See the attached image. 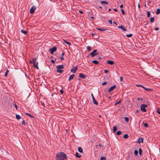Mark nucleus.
<instances>
[{"mask_svg":"<svg viewBox=\"0 0 160 160\" xmlns=\"http://www.w3.org/2000/svg\"><path fill=\"white\" fill-rule=\"evenodd\" d=\"M51 62H52V63H54L55 62V61H54V60H52L51 61Z\"/></svg>","mask_w":160,"mask_h":160,"instance_id":"8fccbe9b","label":"nucleus"},{"mask_svg":"<svg viewBox=\"0 0 160 160\" xmlns=\"http://www.w3.org/2000/svg\"><path fill=\"white\" fill-rule=\"evenodd\" d=\"M76 156L78 158H80L81 157V156L80 154H79L78 152H76Z\"/></svg>","mask_w":160,"mask_h":160,"instance_id":"6ab92c4d","label":"nucleus"},{"mask_svg":"<svg viewBox=\"0 0 160 160\" xmlns=\"http://www.w3.org/2000/svg\"><path fill=\"white\" fill-rule=\"evenodd\" d=\"M154 17H152L150 19V22L151 23H152L154 22Z\"/></svg>","mask_w":160,"mask_h":160,"instance_id":"393cba45","label":"nucleus"},{"mask_svg":"<svg viewBox=\"0 0 160 160\" xmlns=\"http://www.w3.org/2000/svg\"><path fill=\"white\" fill-rule=\"evenodd\" d=\"M21 32L24 33L25 34H27V32L25 30H21Z\"/></svg>","mask_w":160,"mask_h":160,"instance_id":"5701e85b","label":"nucleus"},{"mask_svg":"<svg viewBox=\"0 0 160 160\" xmlns=\"http://www.w3.org/2000/svg\"><path fill=\"white\" fill-rule=\"evenodd\" d=\"M63 68L64 66L62 65H60L58 66L57 67V72L60 73H62L63 70H61V69H63Z\"/></svg>","mask_w":160,"mask_h":160,"instance_id":"f03ea898","label":"nucleus"},{"mask_svg":"<svg viewBox=\"0 0 160 160\" xmlns=\"http://www.w3.org/2000/svg\"><path fill=\"white\" fill-rule=\"evenodd\" d=\"M118 28H121L124 31H126L127 30L125 27L122 25L119 26L118 27Z\"/></svg>","mask_w":160,"mask_h":160,"instance_id":"9b49d317","label":"nucleus"},{"mask_svg":"<svg viewBox=\"0 0 160 160\" xmlns=\"http://www.w3.org/2000/svg\"><path fill=\"white\" fill-rule=\"evenodd\" d=\"M113 23H114V24H116V25H117V23L115 22H113Z\"/></svg>","mask_w":160,"mask_h":160,"instance_id":"e2e57ef3","label":"nucleus"},{"mask_svg":"<svg viewBox=\"0 0 160 160\" xmlns=\"http://www.w3.org/2000/svg\"><path fill=\"white\" fill-rule=\"evenodd\" d=\"M116 133L118 135H120L122 133V132L120 131H118Z\"/></svg>","mask_w":160,"mask_h":160,"instance_id":"473e14b6","label":"nucleus"},{"mask_svg":"<svg viewBox=\"0 0 160 160\" xmlns=\"http://www.w3.org/2000/svg\"><path fill=\"white\" fill-rule=\"evenodd\" d=\"M155 30H156V31H157V30H159V28H155Z\"/></svg>","mask_w":160,"mask_h":160,"instance_id":"09e8293b","label":"nucleus"},{"mask_svg":"<svg viewBox=\"0 0 160 160\" xmlns=\"http://www.w3.org/2000/svg\"><path fill=\"white\" fill-rule=\"evenodd\" d=\"M57 48L55 46L51 48L50 49L51 53L53 54V52L57 50Z\"/></svg>","mask_w":160,"mask_h":160,"instance_id":"6e6552de","label":"nucleus"},{"mask_svg":"<svg viewBox=\"0 0 160 160\" xmlns=\"http://www.w3.org/2000/svg\"><path fill=\"white\" fill-rule=\"evenodd\" d=\"M117 129V128L116 126H114L113 127V132H115Z\"/></svg>","mask_w":160,"mask_h":160,"instance_id":"aec40b11","label":"nucleus"},{"mask_svg":"<svg viewBox=\"0 0 160 160\" xmlns=\"http://www.w3.org/2000/svg\"><path fill=\"white\" fill-rule=\"evenodd\" d=\"M9 72V70L7 69L6 71V72L5 73V74H4V76H5V77H7V75L8 73V72Z\"/></svg>","mask_w":160,"mask_h":160,"instance_id":"2f4dec72","label":"nucleus"},{"mask_svg":"<svg viewBox=\"0 0 160 160\" xmlns=\"http://www.w3.org/2000/svg\"><path fill=\"white\" fill-rule=\"evenodd\" d=\"M92 62L96 64H98L99 63V62L96 60H93L92 61Z\"/></svg>","mask_w":160,"mask_h":160,"instance_id":"f3484780","label":"nucleus"},{"mask_svg":"<svg viewBox=\"0 0 160 160\" xmlns=\"http://www.w3.org/2000/svg\"><path fill=\"white\" fill-rule=\"evenodd\" d=\"M136 86L138 87H140L142 88L145 89L146 91H151L152 90V89H151V88H146L145 87L143 86V85H137Z\"/></svg>","mask_w":160,"mask_h":160,"instance_id":"423d86ee","label":"nucleus"},{"mask_svg":"<svg viewBox=\"0 0 160 160\" xmlns=\"http://www.w3.org/2000/svg\"><path fill=\"white\" fill-rule=\"evenodd\" d=\"M107 63L112 65L114 63V62L112 60H107Z\"/></svg>","mask_w":160,"mask_h":160,"instance_id":"ddd939ff","label":"nucleus"},{"mask_svg":"<svg viewBox=\"0 0 160 160\" xmlns=\"http://www.w3.org/2000/svg\"><path fill=\"white\" fill-rule=\"evenodd\" d=\"M36 9V7L35 6H32L30 10V12L31 14L33 13Z\"/></svg>","mask_w":160,"mask_h":160,"instance_id":"0eeeda50","label":"nucleus"},{"mask_svg":"<svg viewBox=\"0 0 160 160\" xmlns=\"http://www.w3.org/2000/svg\"><path fill=\"white\" fill-rule=\"evenodd\" d=\"M148 2L149 3H151V2L150 1H148Z\"/></svg>","mask_w":160,"mask_h":160,"instance_id":"69168bd1","label":"nucleus"},{"mask_svg":"<svg viewBox=\"0 0 160 160\" xmlns=\"http://www.w3.org/2000/svg\"><path fill=\"white\" fill-rule=\"evenodd\" d=\"M122 79H123L122 77H120V80L121 81H122Z\"/></svg>","mask_w":160,"mask_h":160,"instance_id":"3c124183","label":"nucleus"},{"mask_svg":"<svg viewBox=\"0 0 160 160\" xmlns=\"http://www.w3.org/2000/svg\"><path fill=\"white\" fill-rule=\"evenodd\" d=\"M79 12L81 13H83V11H79Z\"/></svg>","mask_w":160,"mask_h":160,"instance_id":"4d7b16f0","label":"nucleus"},{"mask_svg":"<svg viewBox=\"0 0 160 160\" xmlns=\"http://www.w3.org/2000/svg\"><path fill=\"white\" fill-rule=\"evenodd\" d=\"M108 72V70H104V72L105 73H107Z\"/></svg>","mask_w":160,"mask_h":160,"instance_id":"a18cd8bd","label":"nucleus"},{"mask_svg":"<svg viewBox=\"0 0 160 160\" xmlns=\"http://www.w3.org/2000/svg\"><path fill=\"white\" fill-rule=\"evenodd\" d=\"M121 100H120L118 102H115V105L116 106L117 104L120 103L121 102Z\"/></svg>","mask_w":160,"mask_h":160,"instance_id":"a878e982","label":"nucleus"},{"mask_svg":"<svg viewBox=\"0 0 160 160\" xmlns=\"http://www.w3.org/2000/svg\"><path fill=\"white\" fill-rule=\"evenodd\" d=\"M92 97V100L94 98V97L92 93L91 94Z\"/></svg>","mask_w":160,"mask_h":160,"instance_id":"603ef678","label":"nucleus"},{"mask_svg":"<svg viewBox=\"0 0 160 160\" xmlns=\"http://www.w3.org/2000/svg\"><path fill=\"white\" fill-rule=\"evenodd\" d=\"M79 77L82 79H85L86 78V75H84L82 73H80L79 74Z\"/></svg>","mask_w":160,"mask_h":160,"instance_id":"f8f14e48","label":"nucleus"},{"mask_svg":"<svg viewBox=\"0 0 160 160\" xmlns=\"http://www.w3.org/2000/svg\"><path fill=\"white\" fill-rule=\"evenodd\" d=\"M121 11L122 12V14L123 15H124L125 14V12H124V10L123 9H121Z\"/></svg>","mask_w":160,"mask_h":160,"instance_id":"ea45409f","label":"nucleus"},{"mask_svg":"<svg viewBox=\"0 0 160 160\" xmlns=\"http://www.w3.org/2000/svg\"><path fill=\"white\" fill-rule=\"evenodd\" d=\"M60 92H61V93L62 94L63 93V91L61 89L60 90Z\"/></svg>","mask_w":160,"mask_h":160,"instance_id":"49530a36","label":"nucleus"},{"mask_svg":"<svg viewBox=\"0 0 160 160\" xmlns=\"http://www.w3.org/2000/svg\"><path fill=\"white\" fill-rule=\"evenodd\" d=\"M123 137L124 138H127L128 137V135L127 134H125L124 135Z\"/></svg>","mask_w":160,"mask_h":160,"instance_id":"c85d7f7f","label":"nucleus"},{"mask_svg":"<svg viewBox=\"0 0 160 160\" xmlns=\"http://www.w3.org/2000/svg\"><path fill=\"white\" fill-rule=\"evenodd\" d=\"M148 105L146 104H142L140 105V108L141 110L143 112H145L146 111V110L145 109L146 107H147Z\"/></svg>","mask_w":160,"mask_h":160,"instance_id":"20e7f679","label":"nucleus"},{"mask_svg":"<svg viewBox=\"0 0 160 160\" xmlns=\"http://www.w3.org/2000/svg\"><path fill=\"white\" fill-rule=\"evenodd\" d=\"M116 87V85H114L113 86L111 87L108 90V92H110L112 91Z\"/></svg>","mask_w":160,"mask_h":160,"instance_id":"1a4fd4ad","label":"nucleus"},{"mask_svg":"<svg viewBox=\"0 0 160 160\" xmlns=\"http://www.w3.org/2000/svg\"><path fill=\"white\" fill-rule=\"evenodd\" d=\"M150 16V13L149 11L147 12V17L149 18Z\"/></svg>","mask_w":160,"mask_h":160,"instance_id":"c9c22d12","label":"nucleus"},{"mask_svg":"<svg viewBox=\"0 0 160 160\" xmlns=\"http://www.w3.org/2000/svg\"><path fill=\"white\" fill-rule=\"evenodd\" d=\"M142 149H141V148H140L139 149V154L140 155H142Z\"/></svg>","mask_w":160,"mask_h":160,"instance_id":"c756f323","label":"nucleus"},{"mask_svg":"<svg viewBox=\"0 0 160 160\" xmlns=\"http://www.w3.org/2000/svg\"><path fill=\"white\" fill-rule=\"evenodd\" d=\"M29 62L30 63H33V59L32 60V61H29Z\"/></svg>","mask_w":160,"mask_h":160,"instance_id":"5fc2aeb1","label":"nucleus"},{"mask_svg":"<svg viewBox=\"0 0 160 160\" xmlns=\"http://www.w3.org/2000/svg\"><path fill=\"white\" fill-rule=\"evenodd\" d=\"M74 76V74H72L71 75H70L69 77V78H68V80L69 81H70L73 78Z\"/></svg>","mask_w":160,"mask_h":160,"instance_id":"2eb2a0df","label":"nucleus"},{"mask_svg":"<svg viewBox=\"0 0 160 160\" xmlns=\"http://www.w3.org/2000/svg\"><path fill=\"white\" fill-rule=\"evenodd\" d=\"M97 29L99 30H100L101 31H105L106 30V29H105L104 28H102V29H101V28H97Z\"/></svg>","mask_w":160,"mask_h":160,"instance_id":"4be33fe9","label":"nucleus"},{"mask_svg":"<svg viewBox=\"0 0 160 160\" xmlns=\"http://www.w3.org/2000/svg\"><path fill=\"white\" fill-rule=\"evenodd\" d=\"M160 13V9H157V11L156 12V14H158Z\"/></svg>","mask_w":160,"mask_h":160,"instance_id":"bb28decb","label":"nucleus"},{"mask_svg":"<svg viewBox=\"0 0 160 160\" xmlns=\"http://www.w3.org/2000/svg\"><path fill=\"white\" fill-rule=\"evenodd\" d=\"M113 10L115 12H117L118 10L116 8H115Z\"/></svg>","mask_w":160,"mask_h":160,"instance_id":"6e6d98bb","label":"nucleus"},{"mask_svg":"<svg viewBox=\"0 0 160 160\" xmlns=\"http://www.w3.org/2000/svg\"><path fill=\"white\" fill-rule=\"evenodd\" d=\"M95 35V34L94 33H92V35H93V36H94Z\"/></svg>","mask_w":160,"mask_h":160,"instance_id":"774afa93","label":"nucleus"},{"mask_svg":"<svg viewBox=\"0 0 160 160\" xmlns=\"http://www.w3.org/2000/svg\"><path fill=\"white\" fill-rule=\"evenodd\" d=\"M144 127H145L147 128V127H148V124L147 123H145L144 124Z\"/></svg>","mask_w":160,"mask_h":160,"instance_id":"37998d69","label":"nucleus"},{"mask_svg":"<svg viewBox=\"0 0 160 160\" xmlns=\"http://www.w3.org/2000/svg\"><path fill=\"white\" fill-rule=\"evenodd\" d=\"M87 49L88 51H90L91 50V47L88 46L87 47Z\"/></svg>","mask_w":160,"mask_h":160,"instance_id":"7c9ffc66","label":"nucleus"},{"mask_svg":"<svg viewBox=\"0 0 160 160\" xmlns=\"http://www.w3.org/2000/svg\"><path fill=\"white\" fill-rule=\"evenodd\" d=\"M111 11V9L110 8H109L108 11Z\"/></svg>","mask_w":160,"mask_h":160,"instance_id":"0e129e2a","label":"nucleus"},{"mask_svg":"<svg viewBox=\"0 0 160 160\" xmlns=\"http://www.w3.org/2000/svg\"><path fill=\"white\" fill-rule=\"evenodd\" d=\"M101 160H106V158L105 157H101Z\"/></svg>","mask_w":160,"mask_h":160,"instance_id":"58836bf2","label":"nucleus"},{"mask_svg":"<svg viewBox=\"0 0 160 160\" xmlns=\"http://www.w3.org/2000/svg\"><path fill=\"white\" fill-rule=\"evenodd\" d=\"M156 112L160 114V109L159 108L157 109Z\"/></svg>","mask_w":160,"mask_h":160,"instance_id":"a19ab883","label":"nucleus"},{"mask_svg":"<svg viewBox=\"0 0 160 160\" xmlns=\"http://www.w3.org/2000/svg\"><path fill=\"white\" fill-rule=\"evenodd\" d=\"M63 41L65 43H67L69 46H70L71 45V44L70 42H67L66 40L63 39Z\"/></svg>","mask_w":160,"mask_h":160,"instance_id":"412c9836","label":"nucleus"},{"mask_svg":"<svg viewBox=\"0 0 160 160\" xmlns=\"http://www.w3.org/2000/svg\"><path fill=\"white\" fill-rule=\"evenodd\" d=\"M15 108H16V109H17V108L18 107H17V105L16 104H15Z\"/></svg>","mask_w":160,"mask_h":160,"instance_id":"bf43d9fd","label":"nucleus"},{"mask_svg":"<svg viewBox=\"0 0 160 160\" xmlns=\"http://www.w3.org/2000/svg\"><path fill=\"white\" fill-rule=\"evenodd\" d=\"M22 124L24 125H26V122H25L24 120H23L22 121Z\"/></svg>","mask_w":160,"mask_h":160,"instance_id":"79ce46f5","label":"nucleus"},{"mask_svg":"<svg viewBox=\"0 0 160 160\" xmlns=\"http://www.w3.org/2000/svg\"><path fill=\"white\" fill-rule=\"evenodd\" d=\"M125 121L127 122H128V121H129V118L128 117H125Z\"/></svg>","mask_w":160,"mask_h":160,"instance_id":"4c0bfd02","label":"nucleus"},{"mask_svg":"<svg viewBox=\"0 0 160 160\" xmlns=\"http://www.w3.org/2000/svg\"><path fill=\"white\" fill-rule=\"evenodd\" d=\"M138 8H139L140 7V4L139 3H138Z\"/></svg>","mask_w":160,"mask_h":160,"instance_id":"680f3d73","label":"nucleus"},{"mask_svg":"<svg viewBox=\"0 0 160 160\" xmlns=\"http://www.w3.org/2000/svg\"><path fill=\"white\" fill-rule=\"evenodd\" d=\"M107 83V82H105L102 84V85H104L106 84Z\"/></svg>","mask_w":160,"mask_h":160,"instance_id":"c03bdc74","label":"nucleus"},{"mask_svg":"<svg viewBox=\"0 0 160 160\" xmlns=\"http://www.w3.org/2000/svg\"><path fill=\"white\" fill-rule=\"evenodd\" d=\"M64 53L63 52L62 53V57L64 55Z\"/></svg>","mask_w":160,"mask_h":160,"instance_id":"052dcab7","label":"nucleus"},{"mask_svg":"<svg viewBox=\"0 0 160 160\" xmlns=\"http://www.w3.org/2000/svg\"><path fill=\"white\" fill-rule=\"evenodd\" d=\"M132 35V34H127L126 35L128 37H131Z\"/></svg>","mask_w":160,"mask_h":160,"instance_id":"72a5a7b5","label":"nucleus"},{"mask_svg":"<svg viewBox=\"0 0 160 160\" xmlns=\"http://www.w3.org/2000/svg\"><path fill=\"white\" fill-rule=\"evenodd\" d=\"M77 69H78L77 68V67H73L72 68L71 70L70 71L72 72L75 73L76 72V71L77 70Z\"/></svg>","mask_w":160,"mask_h":160,"instance_id":"9d476101","label":"nucleus"},{"mask_svg":"<svg viewBox=\"0 0 160 160\" xmlns=\"http://www.w3.org/2000/svg\"><path fill=\"white\" fill-rule=\"evenodd\" d=\"M123 4H121V5H120V8H123Z\"/></svg>","mask_w":160,"mask_h":160,"instance_id":"864d4df0","label":"nucleus"},{"mask_svg":"<svg viewBox=\"0 0 160 160\" xmlns=\"http://www.w3.org/2000/svg\"><path fill=\"white\" fill-rule=\"evenodd\" d=\"M101 3L103 5H104L105 4H108V2L106 1H101Z\"/></svg>","mask_w":160,"mask_h":160,"instance_id":"b1692460","label":"nucleus"},{"mask_svg":"<svg viewBox=\"0 0 160 160\" xmlns=\"http://www.w3.org/2000/svg\"><path fill=\"white\" fill-rule=\"evenodd\" d=\"M26 114L29 116L30 117H31V118H34V117L32 116V115H31V114H30L28 113H26Z\"/></svg>","mask_w":160,"mask_h":160,"instance_id":"e433bc0d","label":"nucleus"},{"mask_svg":"<svg viewBox=\"0 0 160 160\" xmlns=\"http://www.w3.org/2000/svg\"><path fill=\"white\" fill-rule=\"evenodd\" d=\"M138 142L139 143H143V139L142 138H139L138 140Z\"/></svg>","mask_w":160,"mask_h":160,"instance_id":"4468645a","label":"nucleus"},{"mask_svg":"<svg viewBox=\"0 0 160 160\" xmlns=\"http://www.w3.org/2000/svg\"><path fill=\"white\" fill-rule=\"evenodd\" d=\"M16 118L18 120L20 119L21 118V116L20 115L18 114H17L16 115Z\"/></svg>","mask_w":160,"mask_h":160,"instance_id":"cd10ccee","label":"nucleus"},{"mask_svg":"<svg viewBox=\"0 0 160 160\" xmlns=\"http://www.w3.org/2000/svg\"><path fill=\"white\" fill-rule=\"evenodd\" d=\"M93 103L96 105H98V103L97 102L95 98H94L92 100Z\"/></svg>","mask_w":160,"mask_h":160,"instance_id":"dca6fc26","label":"nucleus"},{"mask_svg":"<svg viewBox=\"0 0 160 160\" xmlns=\"http://www.w3.org/2000/svg\"><path fill=\"white\" fill-rule=\"evenodd\" d=\"M134 153L135 156H137L138 153V151L137 150H135L134 151Z\"/></svg>","mask_w":160,"mask_h":160,"instance_id":"f704fd0d","label":"nucleus"},{"mask_svg":"<svg viewBox=\"0 0 160 160\" xmlns=\"http://www.w3.org/2000/svg\"><path fill=\"white\" fill-rule=\"evenodd\" d=\"M136 112L137 113H138V110H137L136 111Z\"/></svg>","mask_w":160,"mask_h":160,"instance_id":"338daca9","label":"nucleus"},{"mask_svg":"<svg viewBox=\"0 0 160 160\" xmlns=\"http://www.w3.org/2000/svg\"><path fill=\"white\" fill-rule=\"evenodd\" d=\"M61 59V60H64V58L62 56V57H61L60 58Z\"/></svg>","mask_w":160,"mask_h":160,"instance_id":"13d9d810","label":"nucleus"},{"mask_svg":"<svg viewBox=\"0 0 160 160\" xmlns=\"http://www.w3.org/2000/svg\"><path fill=\"white\" fill-rule=\"evenodd\" d=\"M111 24H112V20H109L108 21Z\"/></svg>","mask_w":160,"mask_h":160,"instance_id":"de8ad7c7","label":"nucleus"},{"mask_svg":"<svg viewBox=\"0 0 160 160\" xmlns=\"http://www.w3.org/2000/svg\"><path fill=\"white\" fill-rule=\"evenodd\" d=\"M37 59L35 58L33 59V66L34 67L38 69H39V68L38 67V62H36Z\"/></svg>","mask_w":160,"mask_h":160,"instance_id":"7ed1b4c3","label":"nucleus"},{"mask_svg":"<svg viewBox=\"0 0 160 160\" xmlns=\"http://www.w3.org/2000/svg\"><path fill=\"white\" fill-rule=\"evenodd\" d=\"M97 52V50L95 49L93 51L90 53V55L92 57L98 54V53H96Z\"/></svg>","mask_w":160,"mask_h":160,"instance_id":"39448f33","label":"nucleus"},{"mask_svg":"<svg viewBox=\"0 0 160 160\" xmlns=\"http://www.w3.org/2000/svg\"><path fill=\"white\" fill-rule=\"evenodd\" d=\"M78 151L80 153L83 152V150L82 148L81 147H79L78 148Z\"/></svg>","mask_w":160,"mask_h":160,"instance_id":"a211bd4d","label":"nucleus"},{"mask_svg":"<svg viewBox=\"0 0 160 160\" xmlns=\"http://www.w3.org/2000/svg\"><path fill=\"white\" fill-rule=\"evenodd\" d=\"M56 158L57 160H64L67 159L66 155L63 152H60L56 155Z\"/></svg>","mask_w":160,"mask_h":160,"instance_id":"f257e3e1","label":"nucleus"}]
</instances>
